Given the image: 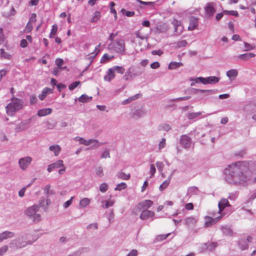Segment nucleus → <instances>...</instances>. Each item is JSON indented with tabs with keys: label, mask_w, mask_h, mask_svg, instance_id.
Returning a JSON list of instances; mask_svg holds the SVG:
<instances>
[{
	"label": "nucleus",
	"mask_w": 256,
	"mask_h": 256,
	"mask_svg": "<svg viewBox=\"0 0 256 256\" xmlns=\"http://www.w3.org/2000/svg\"><path fill=\"white\" fill-rule=\"evenodd\" d=\"M107 74L112 79L114 78L115 77V74H114V71L112 69V68H110L108 69Z\"/></svg>",
	"instance_id": "obj_58"
},
{
	"label": "nucleus",
	"mask_w": 256,
	"mask_h": 256,
	"mask_svg": "<svg viewBox=\"0 0 256 256\" xmlns=\"http://www.w3.org/2000/svg\"><path fill=\"white\" fill-rule=\"evenodd\" d=\"M58 30V26L56 24H54L52 26V28L51 30V32L50 34V38H53L54 36H55Z\"/></svg>",
	"instance_id": "obj_41"
},
{
	"label": "nucleus",
	"mask_w": 256,
	"mask_h": 256,
	"mask_svg": "<svg viewBox=\"0 0 256 256\" xmlns=\"http://www.w3.org/2000/svg\"><path fill=\"white\" fill-rule=\"evenodd\" d=\"M74 198V196H72L70 200H68L64 204V208H66L71 205Z\"/></svg>",
	"instance_id": "obj_55"
},
{
	"label": "nucleus",
	"mask_w": 256,
	"mask_h": 256,
	"mask_svg": "<svg viewBox=\"0 0 256 256\" xmlns=\"http://www.w3.org/2000/svg\"><path fill=\"white\" fill-rule=\"evenodd\" d=\"M23 104L22 100L12 97L11 102L6 106V114L10 116H14L16 112L22 108Z\"/></svg>",
	"instance_id": "obj_2"
},
{
	"label": "nucleus",
	"mask_w": 256,
	"mask_h": 256,
	"mask_svg": "<svg viewBox=\"0 0 256 256\" xmlns=\"http://www.w3.org/2000/svg\"><path fill=\"white\" fill-rule=\"evenodd\" d=\"M14 236V233L10 231H4L0 234V242L8 238Z\"/></svg>",
	"instance_id": "obj_14"
},
{
	"label": "nucleus",
	"mask_w": 256,
	"mask_h": 256,
	"mask_svg": "<svg viewBox=\"0 0 256 256\" xmlns=\"http://www.w3.org/2000/svg\"><path fill=\"white\" fill-rule=\"evenodd\" d=\"M153 204V202L149 200H144L138 204L136 208L139 210H147L150 208Z\"/></svg>",
	"instance_id": "obj_11"
},
{
	"label": "nucleus",
	"mask_w": 256,
	"mask_h": 256,
	"mask_svg": "<svg viewBox=\"0 0 256 256\" xmlns=\"http://www.w3.org/2000/svg\"><path fill=\"white\" fill-rule=\"evenodd\" d=\"M202 112H190L188 114V118L190 120L196 119L198 117L202 115Z\"/></svg>",
	"instance_id": "obj_29"
},
{
	"label": "nucleus",
	"mask_w": 256,
	"mask_h": 256,
	"mask_svg": "<svg viewBox=\"0 0 256 256\" xmlns=\"http://www.w3.org/2000/svg\"><path fill=\"white\" fill-rule=\"evenodd\" d=\"M230 206V205L229 204V202L227 199L222 198L218 204V206L219 208L218 212L220 213L221 212H222L226 207Z\"/></svg>",
	"instance_id": "obj_16"
},
{
	"label": "nucleus",
	"mask_w": 256,
	"mask_h": 256,
	"mask_svg": "<svg viewBox=\"0 0 256 256\" xmlns=\"http://www.w3.org/2000/svg\"><path fill=\"white\" fill-rule=\"evenodd\" d=\"M196 222V220L194 217H188L185 220V224L188 226H194Z\"/></svg>",
	"instance_id": "obj_24"
},
{
	"label": "nucleus",
	"mask_w": 256,
	"mask_h": 256,
	"mask_svg": "<svg viewBox=\"0 0 256 256\" xmlns=\"http://www.w3.org/2000/svg\"><path fill=\"white\" fill-rule=\"evenodd\" d=\"M92 98V97L88 96L86 94H82V95L79 98L78 100L80 102H90Z\"/></svg>",
	"instance_id": "obj_34"
},
{
	"label": "nucleus",
	"mask_w": 256,
	"mask_h": 256,
	"mask_svg": "<svg viewBox=\"0 0 256 256\" xmlns=\"http://www.w3.org/2000/svg\"><path fill=\"white\" fill-rule=\"evenodd\" d=\"M121 12L123 14H126V15L128 17H131L134 16V12H130V11H126L125 9L122 8L120 10Z\"/></svg>",
	"instance_id": "obj_44"
},
{
	"label": "nucleus",
	"mask_w": 256,
	"mask_h": 256,
	"mask_svg": "<svg viewBox=\"0 0 256 256\" xmlns=\"http://www.w3.org/2000/svg\"><path fill=\"white\" fill-rule=\"evenodd\" d=\"M194 90L196 92L195 94H196L198 92H202V93H205L206 95H210L214 94L215 92L214 90H200V89H194Z\"/></svg>",
	"instance_id": "obj_35"
},
{
	"label": "nucleus",
	"mask_w": 256,
	"mask_h": 256,
	"mask_svg": "<svg viewBox=\"0 0 256 256\" xmlns=\"http://www.w3.org/2000/svg\"><path fill=\"white\" fill-rule=\"evenodd\" d=\"M256 54L252 52L246 53L238 55L237 58L242 60H248L250 58H254Z\"/></svg>",
	"instance_id": "obj_17"
},
{
	"label": "nucleus",
	"mask_w": 256,
	"mask_h": 256,
	"mask_svg": "<svg viewBox=\"0 0 256 256\" xmlns=\"http://www.w3.org/2000/svg\"><path fill=\"white\" fill-rule=\"evenodd\" d=\"M166 140L165 138H162L161 141L159 142L158 144V149L159 150H162L166 146Z\"/></svg>",
	"instance_id": "obj_49"
},
{
	"label": "nucleus",
	"mask_w": 256,
	"mask_h": 256,
	"mask_svg": "<svg viewBox=\"0 0 256 256\" xmlns=\"http://www.w3.org/2000/svg\"><path fill=\"white\" fill-rule=\"evenodd\" d=\"M160 66V64L158 62H154L153 63H152L150 64V68L153 69L157 68H159Z\"/></svg>",
	"instance_id": "obj_64"
},
{
	"label": "nucleus",
	"mask_w": 256,
	"mask_h": 256,
	"mask_svg": "<svg viewBox=\"0 0 256 256\" xmlns=\"http://www.w3.org/2000/svg\"><path fill=\"white\" fill-rule=\"evenodd\" d=\"M225 180L234 186H246L248 184V167L242 162L238 161L230 164L224 170Z\"/></svg>",
	"instance_id": "obj_1"
},
{
	"label": "nucleus",
	"mask_w": 256,
	"mask_h": 256,
	"mask_svg": "<svg viewBox=\"0 0 256 256\" xmlns=\"http://www.w3.org/2000/svg\"><path fill=\"white\" fill-rule=\"evenodd\" d=\"M220 218V216L217 217L215 218H214L212 217L207 216L206 218V220L205 222V225L206 226H209L212 224L216 222Z\"/></svg>",
	"instance_id": "obj_18"
},
{
	"label": "nucleus",
	"mask_w": 256,
	"mask_h": 256,
	"mask_svg": "<svg viewBox=\"0 0 256 256\" xmlns=\"http://www.w3.org/2000/svg\"><path fill=\"white\" fill-rule=\"evenodd\" d=\"M8 250V246H3L0 248V254L2 256V255L5 254Z\"/></svg>",
	"instance_id": "obj_56"
},
{
	"label": "nucleus",
	"mask_w": 256,
	"mask_h": 256,
	"mask_svg": "<svg viewBox=\"0 0 256 256\" xmlns=\"http://www.w3.org/2000/svg\"><path fill=\"white\" fill-rule=\"evenodd\" d=\"M32 161V158L31 157L26 156L20 158L18 161V164L22 170H25L30 164Z\"/></svg>",
	"instance_id": "obj_10"
},
{
	"label": "nucleus",
	"mask_w": 256,
	"mask_h": 256,
	"mask_svg": "<svg viewBox=\"0 0 256 256\" xmlns=\"http://www.w3.org/2000/svg\"><path fill=\"white\" fill-rule=\"evenodd\" d=\"M93 143H95V146H94V148H98L102 145V144H99L98 141L96 139H90L88 140H86L84 145L88 146Z\"/></svg>",
	"instance_id": "obj_25"
},
{
	"label": "nucleus",
	"mask_w": 256,
	"mask_h": 256,
	"mask_svg": "<svg viewBox=\"0 0 256 256\" xmlns=\"http://www.w3.org/2000/svg\"><path fill=\"white\" fill-rule=\"evenodd\" d=\"M38 210L39 206L34 204L26 208L24 212V214L28 218L31 220L32 222H38L41 220L40 215L36 213Z\"/></svg>",
	"instance_id": "obj_4"
},
{
	"label": "nucleus",
	"mask_w": 256,
	"mask_h": 256,
	"mask_svg": "<svg viewBox=\"0 0 256 256\" xmlns=\"http://www.w3.org/2000/svg\"><path fill=\"white\" fill-rule=\"evenodd\" d=\"M80 84V81L74 82L69 86L68 88L70 90H72L76 88Z\"/></svg>",
	"instance_id": "obj_45"
},
{
	"label": "nucleus",
	"mask_w": 256,
	"mask_h": 256,
	"mask_svg": "<svg viewBox=\"0 0 256 256\" xmlns=\"http://www.w3.org/2000/svg\"><path fill=\"white\" fill-rule=\"evenodd\" d=\"M98 224L97 223H94V224H90L86 227L87 229H88V230L92 228H94L96 230V229H98Z\"/></svg>",
	"instance_id": "obj_63"
},
{
	"label": "nucleus",
	"mask_w": 256,
	"mask_h": 256,
	"mask_svg": "<svg viewBox=\"0 0 256 256\" xmlns=\"http://www.w3.org/2000/svg\"><path fill=\"white\" fill-rule=\"evenodd\" d=\"M112 68L114 72H116L120 74H123L125 70L124 67L120 66H114Z\"/></svg>",
	"instance_id": "obj_38"
},
{
	"label": "nucleus",
	"mask_w": 256,
	"mask_h": 256,
	"mask_svg": "<svg viewBox=\"0 0 256 256\" xmlns=\"http://www.w3.org/2000/svg\"><path fill=\"white\" fill-rule=\"evenodd\" d=\"M144 71V69L139 66H130L123 76L124 80L126 81L131 80L134 77L140 76Z\"/></svg>",
	"instance_id": "obj_3"
},
{
	"label": "nucleus",
	"mask_w": 256,
	"mask_h": 256,
	"mask_svg": "<svg viewBox=\"0 0 256 256\" xmlns=\"http://www.w3.org/2000/svg\"><path fill=\"white\" fill-rule=\"evenodd\" d=\"M49 93H52V90L50 88H46L42 90V94L38 95V98L42 100Z\"/></svg>",
	"instance_id": "obj_22"
},
{
	"label": "nucleus",
	"mask_w": 256,
	"mask_h": 256,
	"mask_svg": "<svg viewBox=\"0 0 256 256\" xmlns=\"http://www.w3.org/2000/svg\"><path fill=\"white\" fill-rule=\"evenodd\" d=\"M52 109L50 108H46L40 110L38 112V115L39 116H44L51 114Z\"/></svg>",
	"instance_id": "obj_20"
},
{
	"label": "nucleus",
	"mask_w": 256,
	"mask_h": 256,
	"mask_svg": "<svg viewBox=\"0 0 256 256\" xmlns=\"http://www.w3.org/2000/svg\"><path fill=\"white\" fill-rule=\"evenodd\" d=\"M154 216V213L152 211L148 210H144L142 211L140 218L142 220H146L149 218H152Z\"/></svg>",
	"instance_id": "obj_13"
},
{
	"label": "nucleus",
	"mask_w": 256,
	"mask_h": 256,
	"mask_svg": "<svg viewBox=\"0 0 256 256\" xmlns=\"http://www.w3.org/2000/svg\"><path fill=\"white\" fill-rule=\"evenodd\" d=\"M49 150L53 152L55 156H58L61 151V148L58 144H54L49 147Z\"/></svg>",
	"instance_id": "obj_19"
},
{
	"label": "nucleus",
	"mask_w": 256,
	"mask_h": 256,
	"mask_svg": "<svg viewBox=\"0 0 256 256\" xmlns=\"http://www.w3.org/2000/svg\"><path fill=\"white\" fill-rule=\"evenodd\" d=\"M238 245L242 250H246L248 248V245L246 240L242 238L238 242Z\"/></svg>",
	"instance_id": "obj_27"
},
{
	"label": "nucleus",
	"mask_w": 256,
	"mask_h": 256,
	"mask_svg": "<svg viewBox=\"0 0 256 256\" xmlns=\"http://www.w3.org/2000/svg\"><path fill=\"white\" fill-rule=\"evenodd\" d=\"M114 200H108L106 202L104 205V204L102 205V206L104 208H108L110 206H112L114 205Z\"/></svg>",
	"instance_id": "obj_47"
},
{
	"label": "nucleus",
	"mask_w": 256,
	"mask_h": 256,
	"mask_svg": "<svg viewBox=\"0 0 256 256\" xmlns=\"http://www.w3.org/2000/svg\"><path fill=\"white\" fill-rule=\"evenodd\" d=\"M116 176L120 180H128L130 178V174H126L124 172H120L116 174Z\"/></svg>",
	"instance_id": "obj_28"
},
{
	"label": "nucleus",
	"mask_w": 256,
	"mask_h": 256,
	"mask_svg": "<svg viewBox=\"0 0 256 256\" xmlns=\"http://www.w3.org/2000/svg\"><path fill=\"white\" fill-rule=\"evenodd\" d=\"M108 48L110 50L123 54L126 50L124 41L122 39L116 40L110 43L108 45Z\"/></svg>",
	"instance_id": "obj_6"
},
{
	"label": "nucleus",
	"mask_w": 256,
	"mask_h": 256,
	"mask_svg": "<svg viewBox=\"0 0 256 256\" xmlns=\"http://www.w3.org/2000/svg\"><path fill=\"white\" fill-rule=\"evenodd\" d=\"M136 35L137 38H140L142 40H144L146 38V37L143 36L140 31L136 32Z\"/></svg>",
	"instance_id": "obj_61"
},
{
	"label": "nucleus",
	"mask_w": 256,
	"mask_h": 256,
	"mask_svg": "<svg viewBox=\"0 0 256 256\" xmlns=\"http://www.w3.org/2000/svg\"><path fill=\"white\" fill-rule=\"evenodd\" d=\"M182 66V62H171L168 66V68L170 70H174Z\"/></svg>",
	"instance_id": "obj_33"
},
{
	"label": "nucleus",
	"mask_w": 256,
	"mask_h": 256,
	"mask_svg": "<svg viewBox=\"0 0 256 256\" xmlns=\"http://www.w3.org/2000/svg\"><path fill=\"white\" fill-rule=\"evenodd\" d=\"M0 56L4 58L10 59L11 56L6 52H4V50L2 48L0 50Z\"/></svg>",
	"instance_id": "obj_37"
},
{
	"label": "nucleus",
	"mask_w": 256,
	"mask_h": 256,
	"mask_svg": "<svg viewBox=\"0 0 256 256\" xmlns=\"http://www.w3.org/2000/svg\"><path fill=\"white\" fill-rule=\"evenodd\" d=\"M28 244L26 234L19 236L16 238L12 240L10 247L13 249H18L25 247Z\"/></svg>",
	"instance_id": "obj_5"
},
{
	"label": "nucleus",
	"mask_w": 256,
	"mask_h": 256,
	"mask_svg": "<svg viewBox=\"0 0 256 256\" xmlns=\"http://www.w3.org/2000/svg\"><path fill=\"white\" fill-rule=\"evenodd\" d=\"M138 252L136 250H132L126 256H137Z\"/></svg>",
	"instance_id": "obj_62"
},
{
	"label": "nucleus",
	"mask_w": 256,
	"mask_h": 256,
	"mask_svg": "<svg viewBox=\"0 0 256 256\" xmlns=\"http://www.w3.org/2000/svg\"><path fill=\"white\" fill-rule=\"evenodd\" d=\"M222 230L223 233L226 235L231 236L232 234V230L228 227H222Z\"/></svg>",
	"instance_id": "obj_40"
},
{
	"label": "nucleus",
	"mask_w": 256,
	"mask_h": 256,
	"mask_svg": "<svg viewBox=\"0 0 256 256\" xmlns=\"http://www.w3.org/2000/svg\"><path fill=\"white\" fill-rule=\"evenodd\" d=\"M238 74V70L236 69H232L226 72V76L230 80H233Z\"/></svg>",
	"instance_id": "obj_21"
},
{
	"label": "nucleus",
	"mask_w": 256,
	"mask_h": 256,
	"mask_svg": "<svg viewBox=\"0 0 256 256\" xmlns=\"http://www.w3.org/2000/svg\"><path fill=\"white\" fill-rule=\"evenodd\" d=\"M90 200L88 198H84L80 201L79 206L80 208H85L89 204Z\"/></svg>",
	"instance_id": "obj_32"
},
{
	"label": "nucleus",
	"mask_w": 256,
	"mask_h": 256,
	"mask_svg": "<svg viewBox=\"0 0 256 256\" xmlns=\"http://www.w3.org/2000/svg\"><path fill=\"white\" fill-rule=\"evenodd\" d=\"M199 192V190L196 186H191L190 187L187 191V195L188 196H192L194 194H198Z\"/></svg>",
	"instance_id": "obj_23"
},
{
	"label": "nucleus",
	"mask_w": 256,
	"mask_h": 256,
	"mask_svg": "<svg viewBox=\"0 0 256 256\" xmlns=\"http://www.w3.org/2000/svg\"><path fill=\"white\" fill-rule=\"evenodd\" d=\"M218 246V243L216 242H208L202 244L200 250L201 252H204L206 250L212 251Z\"/></svg>",
	"instance_id": "obj_8"
},
{
	"label": "nucleus",
	"mask_w": 256,
	"mask_h": 256,
	"mask_svg": "<svg viewBox=\"0 0 256 256\" xmlns=\"http://www.w3.org/2000/svg\"><path fill=\"white\" fill-rule=\"evenodd\" d=\"M248 176L249 177V180L248 184L249 183H254L256 182V176H253L252 174H250V173L248 172Z\"/></svg>",
	"instance_id": "obj_50"
},
{
	"label": "nucleus",
	"mask_w": 256,
	"mask_h": 256,
	"mask_svg": "<svg viewBox=\"0 0 256 256\" xmlns=\"http://www.w3.org/2000/svg\"><path fill=\"white\" fill-rule=\"evenodd\" d=\"M30 104L32 105L34 104H36L37 102V98L36 96L34 94H32L30 96Z\"/></svg>",
	"instance_id": "obj_51"
},
{
	"label": "nucleus",
	"mask_w": 256,
	"mask_h": 256,
	"mask_svg": "<svg viewBox=\"0 0 256 256\" xmlns=\"http://www.w3.org/2000/svg\"><path fill=\"white\" fill-rule=\"evenodd\" d=\"M198 26V18L194 16H190V24L188 27V30H192L196 29Z\"/></svg>",
	"instance_id": "obj_15"
},
{
	"label": "nucleus",
	"mask_w": 256,
	"mask_h": 256,
	"mask_svg": "<svg viewBox=\"0 0 256 256\" xmlns=\"http://www.w3.org/2000/svg\"><path fill=\"white\" fill-rule=\"evenodd\" d=\"M4 36L3 34V30L0 28V44L4 43Z\"/></svg>",
	"instance_id": "obj_60"
},
{
	"label": "nucleus",
	"mask_w": 256,
	"mask_h": 256,
	"mask_svg": "<svg viewBox=\"0 0 256 256\" xmlns=\"http://www.w3.org/2000/svg\"><path fill=\"white\" fill-rule=\"evenodd\" d=\"M126 186H127L126 183L121 182L116 186L114 188V190L120 191L125 189L126 188Z\"/></svg>",
	"instance_id": "obj_39"
},
{
	"label": "nucleus",
	"mask_w": 256,
	"mask_h": 256,
	"mask_svg": "<svg viewBox=\"0 0 256 256\" xmlns=\"http://www.w3.org/2000/svg\"><path fill=\"white\" fill-rule=\"evenodd\" d=\"M223 13H224L226 14H229V15H232L234 16H238V14L237 11L236 10H224Z\"/></svg>",
	"instance_id": "obj_43"
},
{
	"label": "nucleus",
	"mask_w": 256,
	"mask_h": 256,
	"mask_svg": "<svg viewBox=\"0 0 256 256\" xmlns=\"http://www.w3.org/2000/svg\"><path fill=\"white\" fill-rule=\"evenodd\" d=\"M156 166L160 171H162L164 166V164L162 162H156Z\"/></svg>",
	"instance_id": "obj_59"
},
{
	"label": "nucleus",
	"mask_w": 256,
	"mask_h": 256,
	"mask_svg": "<svg viewBox=\"0 0 256 256\" xmlns=\"http://www.w3.org/2000/svg\"><path fill=\"white\" fill-rule=\"evenodd\" d=\"M201 82L204 84H215L220 80V78L214 76H208L202 78Z\"/></svg>",
	"instance_id": "obj_12"
},
{
	"label": "nucleus",
	"mask_w": 256,
	"mask_h": 256,
	"mask_svg": "<svg viewBox=\"0 0 256 256\" xmlns=\"http://www.w3.org/2000/svg\"><path fill=\"white\" fill-rule=\"evenodd\" d=\"M110 157V152L109 150H106L104 152L101 156V158H109Z\"/></svg>",
	"instance_id": "obj_57"
},
{
	"label": "nucleus",
	"mask_w": 256,
	"mask_h": 256,
	"mask_svg": "<svg viewBox=\"0 0 256 256\" xmlns=\"http://www.w3.org/2000/svg\"><path fill=\"white\" fill-rule=\"evenodd\" d=\"M50 184H47L45 186L44 188V192L47 194L48 196L49 194H52V191L50 190Z\"/></svg>",
	"instance_id": "obj_53"
},
{
	"label": "nucleus",
	"mask_w": 256,
	"mask_h": 256,
	"mask_svg": "<svg viewBox=\"0 0 256 256\" xmlns=\"http://www.w3.org/2000/svg\"><path fill=\"white\" fill-rule=\"evenodd\" d=\"M171 176L172 175H170L168 178V179L164 181L162 184L160 186L159 189L160 191H162L164 189H166L168 186L169 185L170 183V181L171 180Z\"/></svg>",
	"instance_id": "obj_30"
},
{
	"label": "nucleus",
	"mask_w": 256,
	"mask_h": 256,
	"mask_svg": "<svg viewBox=\"0 0 256 256\" xmlns=\"http://www.w3.org/2000/svg\"><path fill=\"white\" fill-rule=\"evenodd\" d=\"M108 188V185L106 183H102L100 186V190L102 192H105Z\"/></svg>",
	"instance_id": "obj_46"
},
{
	"label": "nucleus",
	"mask_w": 256,
	"mask_h": 256,
	"mask_svg": "<svg viewBox=\"0 0 256 256\" xmlns=\"http://www.w3.org/2000/svg\"><path fill=\"white\" fill-rule=\"evenodd\" d=\"M244 46L245 48V50H244V51L245 52L251 50L255 48V46H254L251 44H250L246 42H244Z\"/></svg>",
	"instance_id": "obj_42"
},
{
	"label": "nucleus",
	"mask_w": 256,
	"mask_h": 256,
	"mask_svg": "<svg viewBox=\"0 0 256 256\" xmlns=\"http://www.w3.org/2000/svg\"><path fill=\"white\" fill-rule=\"evenodd\" d=\"M28 122H22L20 124H18L15 130L16 132H20V131L24 130L26 129V125Z\"/></svg>",
	"instance_id": "obj_26"
},
{
	"label": "nucleus",
	"mask_w": 256,
	"mask_h": 256,
	"mask_svg": "<svg viewBox=\"0 0 256 256\" xmlns=\"http://www.w3.org/2000/svg\"><path fill=\"white\" fill-rule=\"evenodd\" d=\"M180 144L185 149H189L192 144V138L186 134H183L180 138Z\"/></svg>",
	"instance_id": "obj_7"
},
{
	"label": "nucleus",
	"mask_w": 256,
	"mask_h": 256,
	"mask_svg": "<svg viewBox=\"0 0 256 256\" xmlns=\"http://www.w3.org/2000/svg\"><path fill=\"white\" fill-rule=\"evenodd\" d=\"M96 174L102 177L104 176L103 170L101 166H99L96 169Z\"/></svg>",
	"instance_id": "obj_48"
},
{
	"label": "nucleus",
	"mask_w": 256,
	"mask_h": 256,
	"mask_svg": "<svg viewBox=\"0 0 256 256\" xmlns=\"http://www.w3.org/2000/svg\"><path fill=\"white\" fill-rule=\"evenodd\" d=\"M52 167H53L54 169L58 168L62 166H64L63 164V161L62 160H57L56 162L52 164Z\"/></svg>",
	"instance_id": "obj_36"
},
{
	"label": "nucleus",
	"mask_w": 256,
	"mask_h": 256,
	"mask_svg": "<svg viewBox=\"0 0 256 256\" xmlns=\"http://www.w3.org/2000/svg\"><path fill=\"white\" fill-rule=\"evenodd\" d=\"M214 4L213 2L208 3L204 6V10L206 15L207 18H211L213 16L216 10L214 7Z\"/></svg>",
	"instance_id": "obj_9"
},
{
	"label": "nucleus",
	"mask_w": 256,
	"mask_h": 256,
	"mask_svg": "<svg viewBox=\"0 0 256 256\" xmlns=\"http://www.w3.org/2000/svg\"><path fill=\"white\" fill-rule=\"evenodd\" d=\"M101 17V14L100 12L96 11L94 12L93 16H92L90 22H94L98 21Z\"/></svg>",
	"instance_id": "obj_31"
},
{
	"label": "nucleus",
	"mask_w": 256,
	"mask_h": 256,
	"mask_svg": "<svg viewBox=\"0 0 256 256\" xmlns=\"http://www.w3.org/2000/svg\"><path fill=\"white\" fill-rule=\"evenodd\" d=\"M187 44V42L186 40H182L180 42H178L176 43V46L178 48H181V47H184L186 46Z\"/></svg>",
	"instance_id": "obj_54"
},
{
	"label": "nucleus",
	"mask_w": 256,
	"mask_h": 256,
	"mask_svg": "<svg viewBox=\"0 0 256 256\" xmlns=\"http://www.w3.org/2000/svg\"><path fill=\"white\" fill-rule=\"evenodd\" d=\"M160 127L161 128L160 130H165L166 132H168L171 129V126L166 124H164L160 126Z\"/></svg>",
	"instance_id": "obj_52"
}]
</instances>
